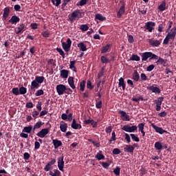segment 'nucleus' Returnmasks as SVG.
I'll use <instances>...</instances> for the list:
<instances>
[{
  "label": "nucleus",
  "mask_w": 176,
  "mask_h": 176,
  "mask_svg": "<svg viewBox=\"0 0 176 176\" xmlns=\"http://www.w3.org/2000/svg\"><path fill=\"white\" fill-rule=\"evenodd\" d=\"M140 56L142 57V61H147L148 58H149V60H157V58H159L157 55L151 52H143L140 54Z\"/></svg>",
  "instance_id": "f257e3e1"
},
{
  "label": "nucleus",
  "mask_w": 176,
  "mask_h": 176,
  "mask_svg": "<svg viewBox=\"0 0 176 176\" xmlns=\"http://www.w3.org/2000/svg\"><path fill=\"white\" fill-rule=\"evenodd\" d=\"M11 91L14 96H20V94L24 96V94H27V88L23 86L19 89L18 87H14Z\"/></svg>",
  "instance_id": "f03ea898"
},
{
  "label": "nucleus",
  "mask_w": 176,
  "mask_h": 176,
  "mask_svg": "<svg viewBox=\"0 0 176 176\" xmlns=\"http://www.w3.org/2000/svg\"><path fill=\"white\" fill-rule=\"evenodd\" d=\"M175 35H176V28H175L174 31L172 32H168L164 39L163 43L164 45H168V42L170 39L172 41H174L175 39Z\"/></svg>",
  "instance_id": "7ed1b4c3"
},
{
  "label": "nucleus",
  "mask_w": 176,
  "mask_h": 176,
  "mask_svg": "<svg viewBox=\"0 0 176 176\" xmlns=\"http://www.w3.org/2000/svg\"><path fill=\"white\" fill-rule=\"evenodd\" d=\"M80 11L79 10H74L71 16H69V20L70 23H74L76 19H80L81 16Z\"/></svg>",
  "instance_id": "20e7f679"
},
{
  "label": "nucleus",
  "mask_w": 176,
  "mask_h": 176,
  "mask_svg": "<svg viewBox=\"0 0 176 176\" xmlns=\"http://www.w3.org/2000/svg\"><path fill=\"white\" fill-rule=\"evenodd\" d=\"M67 43L65 42H62V47L65 52L68 53L69 50H71V45H72V41H71V38H68L67 39Z\"/></svg>",
  "instance_id": "39448f33"
},
{
  "label": "nucleus",
  "mask_w": 176,
  "mask_h": 176,
  "mask_svg": "<svg viewBox=\"0 0 176 176\" xmlns=\"http://www.w3.org/2000/svg\"><path fill=\"white\" fill-rule=\"evenodd\" d=\"M137 129H138V126L135 125H133L132 126H131L129 124H126L122 128V130L126 131V133H135V131H137Z\"/></svg>",
  "instance_id": "423d86ee"
},
{
  "label": "nucleus",
  "mask_w": 176,
  "mask_h": 176,
  "mask_svg": "<svg viewBox=\"0 0 176 176\" xmlns=\"http://www.w3.org/2000/svg\"><path fill=\"white\" fill-rule=\"evenodd\" d=\"M108 54L102 56L100 57V60L102 64H109L111 61H115V56H111V58H108Z\"/></svg>",
  "instance_id": "0eeeda50"
},
{
  "label": "nucleus",
  "mask_w": 176,
  "mask_h": 176,
  "mask_svg": "<svg viewBox=\"0 0 176 176\" xmlns=\"http://www.w3.org/2000/svg\"><path fill=\"white\" fill-rule=\"evenodd\" d=\"M56 91L58 96H63L67 91V87L63 84L56 85Z\"/></svg>",
  "instance_id": "6e6552de"
},
{
  "label": "nucleus",
  "mask_w": 176,
  "mask_h": 176,
  "mask_svg": "<svg viewBox=\"0 0 176 176\" xmlns=\"http://www.w3.org/2000/svg\"><path fill=\"white\" fill-rule=\"evenodd\" d=\"M118 113H119V115H121L120 118L124 122L130 121V116L127 115V113H126V111H124L123 110H120L118 111Z\"/></svg>",
  "instance_id": "1a4fd4ad"
},
{
  "label": "nucleus",
  "mask_w": 176,
  "mask_h": 176,
  "mask_svg": "<svg viewBox=\"0 0 176 176\" xmlns=\"http://www.w3.org/2000/svg\"><path fill=\"white\" fill-rule=\"evenodd\" d=\"M49 128H45L41 129L38 133H36L37 137H39L40 138H45L46 135H47V133H50Z\"/></svg>",
  "instance_id": "9d476101"
},
{
  "label": "nucleus",
  "mask_w": 176,
  "mask_h": 176,
  "mask_svg": "<svg viewBox=\"0 0 176 176\" xmlns=\"http://www.w3.org/2000/svg\"><path fill=\"white\" fill-rule=\"evenodd\" d=\"M164 101V98L160 97L157 98V100H155V103L156 104V111L159 112L162 109V103Z\"/></svg>",
  "instance_id": "9b49d317"
},
{
  "label": "nucleus",
  "mask_w": 176,
  "mask_h": 176,
  "mask_svg": "<svg viewBox=\"0 0 176 176\" xmlns=\"http://www.w3.org/2000/svg\"><path fill=\"white\" fill-rule=\"evenodd\" d=\"M156 25V23L153 21H148L146 23L144 28L148 31V32H152L153 30H155V27Z\"/></svg>",
  "instance_id": "f8f14e48"
},
{
  "label": "nucleus",
  "mask_w": 176,
  "mask_h": 176,
  "mask_svg": "<svg viewBox=\"0 0 176 176\" xmlns=\"http://www.w3.org/2000/svg\"><path fill=\"white\" fill-rule=\"evenodd\" d=\"M58 168L60 171L64 173V156H61L58 159Z\"/></svg>",
  "instance_id": "ddd939ff"
},
{
  "label": "nucleus",
  "mask_w": 176,
  "mask_h": 176,
  "mask_svg": "<svg viewBox=\"0 0 176 176\" xmlns=\"http://www.w3.org/2000/svg\"><path fill=\"white\" fill-rule=\"evenodd\" d=\"M151 126L153 127V129H155V131H156V133H158L159 134H164V133H167V131L163 129V128L162 127L156 126L153 123H151Z\"/></svg>",
  "instance_id": "4468645a"
},
{
  "label": "nucleus",
  "mask_w": 176,
  "mask_h": 176,
  "mask_svg": "<svg viewBox=\"0 0 176 176\" xmlns=\"http://www.w3.org/2000/svg\"><path fill=\"white\" fill-rule=\"evenodd\" d=\"M69 86L73 89L74 90L75 93H76V86H75V81L74 80V77L70 76L68 78L67 80Z\"/></svg>",
  "instance_id": "2eb2a0df"
},
{
  "label": "nucleus",
  "mask_w": 176,
  "mask_h": 176,
  "mask_svg": "<svg viewBox=\"0 0 176 176\" xmlns=\"http://www.w3.org/2000/svg\"><path fill=\"white\" fill-rule=\"evenodd\" d=\"M148 43L150 46H152L153 47H157L158 46H160V41L159 40H153V38H150L148 40Z\"/></svg>",
  "instance_id": "dca6fc26"
},
{
  "label": "nucleus",
  "mask_w": 176,
  "mask_h": 176,
  "mask_svg": "<svg viewBox=\"0 0 176 176\" xmlns=\"http://www.w3.org/2000/svg\"><path fill=\"white\" fill-rule=\"evenodd\" d=\"M112 47V45L111 44H107L105 46L102 47L100 50L101 54H104V53H108V52L111 51V47Z\"/></svg>",
  "instance_id": "f3484780"
},
{
  "label": "nucleus",
  "mask_w": 176,
  "mask_h": 176,
  "mask_svg": "<svg viewBox=\"0 0 176 176\" xmlns=\"http://www.w3.org/2000/svg\"><path fill=\"white\" fill-rule=\"evenodd\" d=\"M147 90H151L153 93H156L157 94H160V89L157 87L153 85L147 87Z\"/></svg>",
  "instance_id": "a211bd4d"
},
{
  "label": "nucleus",
  "mask_w": 176,
  "mask_h": 176,
  "mask_svg": "<svg viewBox=\"0 0 176 176\" xmlns=\"http://www.w3.org/2000/svg\"><path fill=\"white\" fill-rule=\"evenodd\" d=\"M9 14H10V8L6 7L3 9V19L6 20L9 17Z\"/></svg>",
  "instance_id": "6ab92c4d"
},
{
  "label": "nucleus",
  "mask_w": 176,
  "mask_h": 176,
  "mask_svg": "<svg viewBox=\"0 0 176 176\" xmlns=\"http://www.w3.org/2000/svg\"><path fill=\"white\" fill-rule=\"evenodd\" d=\"M20 22V18L16 15H13L11 19L8 21L10 24H16Z\"/></svg>",
  "instance_id": "aec40b11"
},
{
  "label": "nucleus",
  "mask_w": 176,
  "mask_h": 176,
  "mask_svg": "<svg viewBox=\"0 0 176 176\" xmlns=\"http://www.w3.org/2000/svg\"><path fill=\"white\" fill-rule=\"evenodd\" d=\"M24 28H25L24 23L20 24L19 26L15 29V34H16V35L21 34V32L24 31Z\"/></svg>",
  "instance_id": "412c9836"
},
{
  "label": "nucleus",
  "mask_w": 176,
  "mask_h": 176,
  "mask_svg": "<svg viewBox=\"0 0 176 176\" xmlns=\"http://www.w3.org/2000/svg\"><path fill=\"white\" fill-rule=\"evenodd\" d=\"M134 146L131 145H126L125 147L124 148V152H127L128 153H134Z\"/></svg>",
  "instance_id": "4be33fe9"
},
{
  "label": "nucleus",
  "mask_w": 176,
  "mask_h": 176,
  "mask_svg": "<svg viewBox=\"0 0 176 176\" xmlns=\"http://www.w3.org/2000/svg\"><path fill=\"white\" fill-rule=\"evenodd\" d=\"M60 131L65 133V131H67V129H68V124L61 121L60 124Z\"/></svg>",
  "instance_id": "5701e85b"
},
{
  "label": "nucleus",
  "mask_w": 176,
  "mask_h": 176,
  "mask_svg": "<svg viewBox=\"0 0 176 176\" xmlns=\"http://www.w3.org/2000/svg\"><path fill=\"white\" fill-rule=\"evenodd\" d=\"M40 86L41 85L34 80L31 82V86L29 91H31V90H34L35 89H39Z\"/></svg>",
  "instance_id": "b1692460"
},
{
  "label": "nucleus",
  "mask_w": 176,
  "mask_h": 176,
  "mask_svg": "<svg viewBox=\"0 0 176 176\" xmlns=\"http://www.w3.org/2000/svg\"><path fill=\"white\" fill-rule=\"evenodd\" d=\"M52 144H53L55 149H57V148H60V146H61L63 145V142H61L60 140H58L57 139L53 140Z\"/></svg>",
  "instance_id": "393cba45"
},
{
  "label": "nucleus",
  "mask_w": 176,
  "mask_h": 176,
  "mask_svg": "<svg viewBox=\"0 0 176 176\" xmlns=\"http://www.w3.org/2000/svg\"><path fill=\"white\" fill-rule=\"evenodd\" d=\"M124 8H125L124 5L122 6L120 8V9H119V10H118V12L117 13L118 19H120L122 17V16H123V14H124V12H125Z\"/></svg>",
  "instance_id": "a878e982"
},
{
  "label": "nucleus",
  "mask_w": 176,
  "mask_h": 176,
  "mask_svg": "<svg viewBox=\"0 0 176 176\" xmlns=\"http://www.w3.org/2000/svg\"><path fill=\"white\" fill-rule=\"evenodd\" d=\"M118 87H122V90H126V83L124 82V78L122 77L119 79Z\"/></svg>",
  "instance_id": "bb28decb"
},
{
  "label": "nucleus",
  "mask_w": 176,
  "mask_h": 176,
  "mask_svg": "<svg viewBox=\"0 0 176 176\" xmlns=\"http://www.w3.org/2000/svg\"><path fill=\"white\" fill-rule=\"evenodd\" d=\"M68 75H69V72L67 69H63L60 71V77L63 79H67L68 78Z\"/></svg>",
  "instance_id": "cd10ccee"
},
{
  "label": "nucleus",
  "mask_w": 176,
  "mask_h": 176,
  "mask_svg": "<svg viewBox=\"0 0 176 176\" xmlns=\"http://www.w3.org/2000/svg\"><path fill=\"white\" fill-rule=\"evenodd\" d=\"M98 160H105V156L102 155V151H100L95 156Z\"/></svg>",
  "instance_id": "c85d7f7f"
},
{
  "label": "nucleus",
  "mask_w": 176,
  "mask_h": 176,
  "mask_svg": "<svg viewBox=\"0 0 176 176\" xmlns=\"http://www.w3.org/2000/svg\"><path fill=\"white\" fill-rule=\"evenodd\" d=\"M78 47L80 49L81 52H86L87 48L83 42H80L78 44Z\"/></svg>",
  "instance_id": "c756f323"
},
{
  "label": "nucleus",
  "mask_w": 176,
  "mask_h": 176,
  "mask_svg": "<svg viewBox=\"0 0 176 176\" xmlns=\"http://www.w3.org/2000/svg\"><path fill=\"white\" fill-rule=\"evenodd\" d=\"M132 76V79H133L135 82H138V80H140V74H138V72H137V70L134 71Z\"/></svg>",
  "instance_id": "7c9ffc66"
},
{
  "label": "nucleus",
  "mask_w": 176,
  "mask_h": 176,
  "mask_svg": "<svg viewBox=\"0 0 176 176\" xmlns=\"http://www.w3.org/2000/svg\"><path fill=\"white\" fill-rule=\"evenodd\" d=\"M44 123L42 121H38L33 127V131H35L37 129H41L43 126Z\"/></svg>",
  "instance_id": "2f4dec72"
},
{
  "label": "nucleus",
  "mask_w": 176,
  "mask_h": 176,
  "mask_svg": "<svg viewBox=\"0 0 176 176\" xmlns=\"http://www.w3.org/2000/svg\"><path fill=\"white\" fill-rule=\"evenodd\" d=\"M156 151H162L163 149V144L160 142H156L154 144Z\"/></svg>",
  "instance_id": "473e14b6"
},
{
  "label": "nucleus",
  "mask_w": 176,
  "mask_h": 176,
  "mask_svg": "<svg viewBox=\"0 0 176 176\" xmlns=\"http://www.w3.org/2000/svg\"><path fill=\"white\" fill-rule=\"evenodd\" d=\"M38 85H41L42 83H43V81L45 80V77L43 76H36L35 77V80H34Z\"/></svg>",
  "instance_id": "72a5a7b5"
},
{
  "label": "nucleus",
  "mask_w": 176,
  "mask_h": 176,
  "mask_svg": "<svg viewBox=\"0 0 176 176\" xmlns=\"http://www.w3.org/2000/svg\"><path fill=\"white\" fill-rule=\"evenodd\" d=\"M166 1H162V3L158 6L160 12H164L167 8H166Z\"/></svg>",
  "instance_id": "f704fd0d"
},
{
  "label": "nucleus",
  "mask_w": 176,
  "mask_h": 176,
  "mask_svg": "<svg viewBox=\"0 0 176 176\" xmlns=\"http://www.w3.org/2000/svg\"><path fill=\"white\" fill-rule=\"evenodd\" d=\"M50 175H51V176H61V172H60V170H58V169H54V173L52 170L50 171Z\"/></svg>",
  "instance_id": "c9c22d12"
},
{
  "label": "nucleus",
  "mask_w": 176,
  "mask_h": 176,
  "mask_svg": "<svg viewBox=\"0 0 176 176\" xmlns=\"http://www.w3.org/2000/svg\"><path fill=\"white\" fill-rule=\"evenodd\" d=\"M129 60L131 61H140L141 60V58L138 55L133 54L130 57Z\"/></svg>",
  "instance_id": "e433bc0d"
},
{
  "label": "nucleus",
  "mask_w": 176,
  "mask_h": 176,
  "mask_svg": "<svg viewBox=\"0 0 176 176\" xmlns=\"http://www.w3.org/2000/svg\"><path fill=\"white\" fill-rule=\"evenodd\" d=\"M96 108H97V109L102 108V101L100 100V98L96 99Z\"/></svg>",
  "instance_id": "4c0bfd02"
},
{
  "label": "nucleus",
  "mask_w": 176,
  "mask_h": 176,
  "mask_svg": "<svg viewBox=\"0 0 176 176\" xmlns=\"http://www.w3.org/2000/svg\"><path fill=\"white\" fill-rule=\"evenodd\" d=\"M95 19L96 20H99L100 21H105V20H107V18H105L104 16H102V15L100 14H96L95 15Z\"/></svg>",
  "instance_id": "58836bf2"
},
{
  "label": "nucleus",
  "mask_w": 176,
  "mask_h": 176,
  "mask_svg": "<svg viewBox=\"0 0 176 176\" xmlns=\"http://www.w3.org/2000/svg\"><path fill=\"white\" fill-rule=\"evenodd\" d=\"M32 130H34V128H32V126H25L23 129V133H31V131H32Z\"/></svg>",
  "instance_id": "ea45409f"
},
{
  "label": "nucleus",
  "mask_w": 176,
  "mask_h": 176,
  "mask_svg": "<svg viewBox=\"0 0 176 176\" xmlns=\"http://www.w3.org/2000/svg\"><path fill=\"white\" fill-rule=\"evenodd\" d=\"M130 135L133 141L135 142H140V138H138V135L131 133Z\"/></svg>",
  "instance_id": "a19ab883"
},
{
  "label": "nucleus",
  "mask_w": 176,
  "mask_h": 176,
  "mask_svg": "<svg viewBox=\"0 0 176 176\" xmlns=\"http://www.w3.org/2000/svg\"><path fill=\"white\" fill-rule=\"evenodd\" d=\"M86 87V80H82L80 83V91H85V88Z\"/></svg>",
  "instance_id": "79ce46f5"
},
{
  "label": "nucleus",
  "mask_w": 176,
  "mask_h": 176,
  "mask_svg": "<svg viewBox=\"0 0 176 176\" xmlns=\"http://www.w3.org/2000/svg\"><path fill=\"white\" fill-rule=\"evenodd\" d=\"M78 124L76 123V120L73 119L72 123L71 125L72 129H74V130H78Z\"/></svg>",
  "instance_id": "37998d69"
},
{
  "label": "nucleus",
  "mask_w": 176,
  "mask_h": 176,
  "mask_svg": "<svg viewBox=\"0 0 176 176\" xmlns=\"http://www.w3.org/2000/svg\"><path fill=\"white\" fill-rule=\"evenodd\" d=\"M41 35L43 36V38H49L50 36V31L45 30L42 32Z\"/></svg>",
  "instance_id": "c03bdc74"
},
{
  "label": "nucleus",
  "mask_w": 176,
  "mask_h": 176,
  "mask_svg": "<svg viewBox=\"0 0 176 176\" xmlns=\"http://www.w3.org/2000/svg\"><path fill=\"white\" fill-rule=\"evenodd\" d=\"M44 94L45 91H43V89H38L35 93L36 97H39L40 96H43Z\"/></svg>",
  "instance_id": "a18cd8bd"
},
{
  "label": "nucleus",
  "mask_w": 176,
  "mask_h": 176,
  "mask_svg": "<svg viewBox=\"0 0 176 176\" xmlns=\"http://www.w3.org/2000/svg\"><path fill=\"white\" fill-rule=\"evenodd\" d=\"M56 51L58 52V53H59L60 56H62L63 58H65V53H64L63 49L57 47Z\"/></svg>",
  "instance_id": "49530a36"
},
{
  "label": "nucleus",
  "mask_w": 176,
  "mask_h": 176,
  "mask_svg": "<svg viewBox=\"0 0 176 176\" xmlns=\"http://www.w3.org/2000/svg\"><path fill=\"white\" fill-rule=\"evenodd\" d=\"M51 2L55 6L58 7L61 3V0H51Z\"/></svg>",
  "instance_id": "de8ad7c7"
},
{
  "label": "nucleus",
  "mask_w": 176,
  "mask_h": 176,
  "mask_svg": "<svg viewBox=\"0 0 176 176\" xmlns=\"http://www.w3.org/2000/svg\"><path fill=\"white\" fill-rule=\"evenodd\" d=\"M80 30H81L82 32L85 31H87L89 30V26L86 24H82L80 26Z\"/></svg>",
  "instance_id": "09e8293b"
},
{
  "label": "nucleus",
  "mask_w": 176,
  "mask_h": 176,
  "mask_svg": "<svg viewBox=\"0 0 176 176\" xmlns=\"http://www.w3.org/2000/svg\"><path fill=\"white\" fill-rule=\"evenodd\" d=\"M100 164H101V166L104 168H106L107 170H108L109 168V166L110 164H108V162H100Z\"/></svg>",
  "instance_id": "8fccbe9b"
},
{
  "label": "nucleus",
  "mask_w": 176,
  "mask_h": 176,
  "mask_svg": "<svg viewBox=\"0 0 176 176\" xmlns=\"http://www.w3.org/2000/svg\"><path fill=\"white\" fill-rule=\"evenodd\" d=\"M156 63L163 65V64H166V60L163 59V58L160 57L158 60L156 61Z\"/></svg>",
  "instance_id": "3c124183"
},
{
  "label": "nucleus",
  "mask_w": 176,
  "mask_h": 176,
  "mask_svg": "<svg viewBox=\"0 0 176 176\" xmlns=\"http://www.w3.org/2000/svg\"><path fill=\"white\" fill-rule=\"evenodd\" d=\"M87 87L89 89V90H93V89H94V86H93L91 85V81H90L89 80H87Z\"/></svg>",
  "instance_id": "603ef678"
},
{
  "label": "nucleus",
  "mask_w": 176,
  "mask_h": 176,
  "mask_svg": "<svg viewBox=\"0 0 176 176\" xmlns=\"http://www.w3.org/2000/svg\"><path fill=\"white\" fill-rule=\"evenodd\" d=\"M138 127L139 129V131L140 132L144 131V128L145 127V123L138 124Z\"/></svg>",
  "instance_id": "864d4df0"
},
{
  "label": "nucleus",
  "mask_w": 176,
  "mask_h": 176,
  "mask_svg": "<svg viewBox=\"0 0 176 176\" xmlns=\"http://www.w3.org/2000/svg\"><path fill=\"white\" fill-rule=\"evenodd\" d=\"M71 0H63V3L61 6L62 10H65V6H67L68 2H70Z\"/></svg>",
  "instance_id": "5fc2aeb1"
},
{
  "label": "nucleus",
  "mask_w": 176,
  "mask_h": 176,
  "mask_svg": "<svg viewBox=\"0 0 176 176\" xmlns=\"http://www.w3.org/2000/svg\"><path fill=\"white\" fill-rule=\"evenodd\" d=\"M125 135V140L128 144H130L131 142V138H130L131 135L129 133H124Z\"/></svg>",
  "instance_id": "6e6d98bb"
},
{
  "label": "nucleus",
  "mask_w": 176,
  "mask_h": 176,
  "mask_svg": "<svg viewBox=\"0 0 176 176\" xmlns=\"http://www.w3.org/2000/svg\"><path fill=\"white\" fill-rule=\"evenodd\" d=\"M131 100L135 102H138L140 100L144 101V98H142V96H140L139 98H132Z\"/></svg>",
  "instance_id": "4d7b16f0"
},
{
  "label": "nucleus",
  "mask_w": 176,
  "mask_h": 176,
  "mask_svg": "<svg viewBox=\"0 0 176 176\" xmlns=\"http://www.w3.org/2000/svg\"><path fill=\"white\" fill-rule=\"evenodd\" d=\"M153 69H155V65H150L149 66H148L146 67V71L148 72H151L153 71Z\"/></svg>",
  "instance_id": "13d9d810"
},
{
  "label": "nucleus",
  "mask_w": 176,
  "mask_h": 176,
  "mask_svg": "<svg viewBox=\"0 0 176 176\" xmlns=\"http://www.w3.org/2000/svg\"><path fill=\"white\" fill-rule=\"evenodd\" d=\"M113 173L116 175H120V168H119V166H117L114 169Z\"/></svg>",
  "instance_id": "bf43d9fd"
},
{
  "label": "nucleus",
  "mask_w": 176,
  "mask_h": 176,
  "mask_svg": "<svg viewBox=\"0 0 176 176\" xmlns=\"http://www.w3.org/2000/svg\"><path fill=\"white\" fill-rule=\"evenodd\" d=\"M122 151L119 148H114L113 150V155H120Z\"/></svg>",
  "instance_id": "052dcab7"
},
{
  "label": "nucleus",
  "mask_w": 176,
  "mask_h": 176,
  "mask_svg": "<svg viewBox=\"0 0 176 176\" xmlns=\"http://www.w3.org/2000/svg\"><path fill=\"white\" fill-rule=\"evenodd\" d=\"M140 78L142 79V80L144 81L145 80H148V77L146 76V74H144V73H142L140 74Z\"/></svg>",
  "instance_id": "680f3d73"
},
{
  "label": "nucleus",
  "mask_w": 176,
  "mask_h": 176,
  "mask_svg": "<svg viewBox=\"0 0 176 176\" xmlns=\"http://www.w3.org/2000/svg\"><path fill=\"white\" fill-rule=\"evenodd\" d=\"M30 27L32 30H38V23H32L30 24Z\"/></svg>",
  "instance_id": "e2e57ef3"
},
{
  "label": "nucleus",
  "mask_w": 176,
  "mask_h": 176,
  "mask_svg": "<svg viewBox=\"0 0 176 176\" xmlns=\"http://www.w3.org/2000/svg\"><path fill=\"white\" fill-rule=\"evenodd\" d=\"M52 166L47 163L44 167V171H50L52 170Z\"/></svg>",
  "instance_id": "0e129e2a"
},
{
  "label": "nucleus",
  "mask_w": 176,
  "mask_h": 176,
  "mask_svg": "<svg viewBox=\"0 0 176 176\" xmlns=\"http://www.w3.org/2000/svg\"><path fill=\"white\" fill-rule=\"evenodd\" d=\"M31 157V155H30V153H24L23 154V159L24 160H28Z\"/></svg>",
  "instance_id": "69168bd1"
},
{
  "label": "nucleus",
  "mask_w": 176,
  "mask_h": 176,
  "mask_svg": "<svg viewBox=\"0 0 176 176\" xmlns=\"http://www.w3.org/2000/svg\"><path fill=\"white\" fill-rule=\"evenodd\" d=\"M128 41L129 43H134V37L133 35H129L128 37Z\"/></svg>",
  "instance_id": "338daca9"
},
{
  "label": "nucleus",
  "mask_w": 176,
  "mask_h": 176,
  "mask_svg": "<svg viewBox=\"0 0 176 176\" xmlns=\"http://www.w3.org/2000/svg\"><path fill=\"white\" fill-rule=\"evenodd\" d=\"M26 108L31 109L34 108V104L32 102H29L25 104Z\"/></svg>",
  "instance_id": "774afa93"
}]
</instances>
